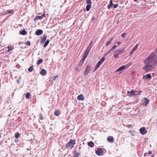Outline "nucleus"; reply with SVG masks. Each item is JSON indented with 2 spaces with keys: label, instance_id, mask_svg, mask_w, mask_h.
Listing matches in <instances>:
<instances>
[{
  "label": "nucleus",
  "instance_id": "29",
  "mask_svg": "<svg viewBox=\"0 0 157 157\" xmlns=\"http://www.w3.org/2000/svg\"><path fill=\"white\" fill-rule=\"evenodd\" d=\"M20 136V134L18 133H16L15 134V137L16 139L19 138Z\"/></svg>",
  "mask_w": 157,
  "mask_h": 157
},
{
  "label": "nucleus",
  "instance_id": "15",
  "mask_svg": "<svg viewBox=\"0 0 157 157\" xmlns=\"http://www.w3.org/2000/svg\"><path fill=\"white\" fill-rule=\"evenodd\" d=\"M43 31L41 29H38L35 32V34L37 36H39L42 34Z\"/></svg>",
  "mask_w": 157,
  "mask_h": 157
},
{
  "label": "nucleus",
  "instance_id": "41",
  "mask_svg": "<svg viewBox=\"0 0 157 157\" xmlns=\"http://www.w3.org/2000/svg\"><path fill=\"white\" fill-rule=\"evenodd\" d=\"M117 46H118L117 45H115L113 46L111 49L113 51L114 49H116Z\"/></svg>",
  "mask_w": 157,
  "mask_h": 157
},
{
  "label": "nucleus",
  "instance_id": "46",
  "mask_svg": "<svg viewBox=\"0 0 157 157\" xmlns=\"http://www.w3.org/2000/svg\"><path fill=\"white\" fill-rule=\"evenodd\" d=\"M58 77V75L53 77V80L54 81L56 79V78H57Z\"/></svg>",
  "mask_w": 157,
  "mask_h": 157
},
{
  "label": "nucleus",
  "instance_id": "13",
  "mask_svg": "<svg viewBox=\"0 0 157 157\" xmlns=\"http://www.w3.org/2000/svg\"><path fill=\"white\" fill-rule=\"evenodd\" d=\"M138 46V44H136L135 46V47L133 48L131 51V52L130 53V55H132L134 52L137 49V47Z\"/></svg>",
  "mask_w": 157,
  "mask_h": 157
},
{
  "label": "nucleus",
  "instance_id": "49",
  "mask_svg": "<svg viewBox=\"0 0 157 157\" xmlns=\"http://www.w3.org/2000/svg\"><path fill=\"white\" fill-rule=\"evenodd\" d=\"M41 16L43 18L44 17H45V14L44 13H43Z\"/></svg>",
  "mask_w": 157,
  "mask_h": 157
},
{
  "label": "nucleus",
  "instance_id": "14",
  "mask_svg": "<svg viewBox=\"0 0 157 157\" xmlns=\"http://www.w3.org/2000/svg\"><path fill=\"white\" fill-rule=\"evenodd\" d=\"M40 74L42 76H44L47 73V71L46 70L44 69H41L40 72Z\"/></svg>",
  "mask_w": 157,
  "mask_h": 157
},
{
  "label": "nucleus",
  "instance_id": "18",
  "mask_svg": "<svg viewBox=\"0 0 157 157\" xmlns=\"http://www.w3.org/2000/svg\"><path fill=\"white\" fill-rule=\"evenodd\" d=\"M125 68V66H124V65L120 67L119 68H118L116 70V72H118V71H121V70H123V69H124Z\"/></svg>",
  "mask_w": 157,
  "mask_h": 157
},
{
  "label": "nucleus",
  "instance_id": "52",
  "mask_svg": "<svg viewBox=\"0 0 157 157\" xmlns=\"http://www.w3.org/2000/svg\"><path fill=\"white\" fill-rule=\"evenodd\" d=\"M155 52L156 53H157V48H156L155 50Z\"/></svg>",
  "mask_w": 157,
  "mask_h": 157
},
{
  "label": "nucleus",
  "instance_id": "44",
  "mask_svg": "<svg viewBox=\"0 0 157 157\" xmlns=\"http://www.w3.org/2000/svg\"><path fill=\"white\" fill-rule=\"evenodd\" d=\"M110 43H111V42L109 41L107 42L106 43V46H108Z\"/></svg>",
  "mask_w": 157,
  "mask_h": 157
},
{
  "label": "nucleus",
  "instance_id": "8",
  "mask_svg": "<svg viewBox=\"0 0 157 157\" xmlns=\"http://www.w3.org/2000/svg\"><path fill=\"white\" fill-rule=\"evenodd\" d=\"M143 105L144 106H146L148 104L149 101V100L147 98H143Z\"/></svg>",
  "mask_w": 157,
  "mask_h": 157
},
{
  "label": "nucleus",
  "instance_id": "25",
  "mask_svg": "<svg viewBox=\"0 0 157 157\" xmlns=\"http://www.w3.org/2000/svg\"><path fill=\"white\" fill-rule=\"evenodd\" d=\"M47 36H44L41 40L42 42H44L46 40Z\"/></svg>",
  "mask_w": 157,
  "mask_h": 157
},
{
  "label": "nucleus",
  "instance_id": "10",
  "mask_svg": "<svg viewBox=\"0 0 157 157\" xmlns=\"http://www.w3.org/2000/svg\"><path fill=\"white\" fill-rule=\"evenodd\" d=\"M90 68L89 66L87 65L86 68L84 72V75H87L90 72Z\"/></svg>",
  "mask_w": 157,
  "mask_h": 157
},
{
  "label": "nucleus",
  "instance_id": "57",
  "mask_svg": "<svg viewBox=\"0 0 157 157\" xmlns=\"http://www.w3.org/2000/svg\"><path fill=\"white\" fill-rule=\"evenodd\" d=\"M117 44H115V45H117Z\"/></svg>",
  "mask_w": 157,
  "mask_h": 157
},
{
  "label": "nucleus",
  "instance_id": "43",
  "mask_svg": "<svg viewBox=\"0 0 157 157\" xmlns=\"http://www.w3.org/2000/svg\"><path fill=\"white\" fill-rule=\"evenodd\" d=\"M91 49V48H88L87 47V48L85 51H86V52H88L89 53V52H90V50Z\"/></svg>",
  "mask_w": 157,
  "mask_h": 157
},
{
  "label": "nucleus",
  "instance_id": "1",
  "mask_svg": "<svg viewBox=\"0 0 157 157\" xmlns=\"http://www.w3.org/2000/svg\"><path fill=\"white\" fill-rule=\"evenodd\" d=\"M156 57L157 56L155 52H152L149 55L147 58L144 60V62H152L153 59H155Z\"/></svg>",
  "mask_w": 157,
  "mask_h": 157
},
{
  "label": "nucleus",
  "instance_id": "53",
  "mask_svg": "<svg viewBox=\"0 0 157 157\" xmlns=\"http://www.w3.org/2000/svg\"><path fill=\"white\" fill-rule=\"evenodd\" d=\"M155 63L157 64V59L155 61Z\"/></svg>",
  "mask_w": 157,
  "mask_h": 157
},
{
  "label": "nucleus",
  "instance_id": "39",
  "mask_svg": "<svg viewBox=\"0 0 157 157\" xmlns=\"http://www.w3.org/2000/svg\"><path fill=\"white\" fill-rule=\"evenodd\" d=\"M13 49L11 47H9L8 46V50H7V52H9L10 50H12Z\"/></svg>",
  "mask_w": 157,
  "mask_h": 157
},
{
  "label": "nucleus",
  "instance_id": "33",
  "mask_svg": "<svg viewBox=\"0 0 157 157\" xmlns=\"http://www.w3.org/2000/svg\"><path fill=\"white\" fill-rule=\"evenodd\" d=\"M89 53L87 52H86V51H85L84 54L83 56L87 57Z\"/></svg>",
  "mask_w": 157,
  "mask_h": 157
},
{
  "label": "nucleus",
  "instance_id": "36",
  "mask_svg": "<svg viewBox=\"0 0 157 157\" xmlns=\"http://www.w3.org/2000/svg\"><path fill=\"white\" fill-rule=\"evenodd\" d=\"M93 45V43L92 41H91V42L90 43V44H89V45L88 47L91 48L92 46Z\"/></svg>",
  "mask_w": 157,
  "mask_h": 157
},
{
  "label": "nucleus",
  "instance_id": "21",
  "mask_svg": "<svg viewBox=\"0 0 157 157\" xmlns=\"http://www.w3.org/2000/svg\"><path fill=\"white\" fill-rule=\"evenodd\" d=\"M91 7V5L88 4L86 6V11H89L90 10Z\"/></svg>",
  "mask_w": 157,
  "mask_h": 157
},
{
  "label": "nucleus",
  "instance_id": "24",
  "mask_svg": "<svg viewBox=\"0 0 157 157\" xmlns=\"http://www.w3.org/2000/svg\"><path fill=\"white\" fill-rule=\"evenodd\" d=\"M54 113L55 115L56 116H58L59 115V113L58 110L55 111Z\"/></svg>",
  "mask_w": 157,
  "mask_h": 157
},
{
  "label": "nucleus",
  "instance_id": "27",
  "mask_svg": "<svg viewBox=\"0 0 157 157\" xmlns=\"http://www.w3.org/2000/svg\"><path fill=\"white\" fill-rule=\"evenodd\" d=\"M31 95L29 93H27L25 95V97L27 99H29L30 98Z\"/></svg>",
  "mask_w": 157,
  "mask_h": 157
},
{
  "label": "nucleus",
  "instance_id": "16",
  "mask_svg": "<svg viewBox=\"0 0 157 157\" xmlns=\"http://www.w3.org/2000/svg\"><path fill=\"white\" fill-rule=\"evenodd\" d=\"M14 12V11L13 10H7L4 12V14H7L9 13H13Z\"/></svg>",
  "mask_w": 157,
  "mask_h": 157
},
{
  "label": "nucleus",
  "instance_id": "20",
  "mask_svg": "<svg viewBox=\"0 0 157 157\" xmlns=\"http://www.w3.org/2000/svg\"><path fill=\"white\" fill-rule=\"evenodd\" d=\"M88 145L89 146L92 147L94 145V143L93 142L90 141L88 143Z\"/></svg>",
  "mask_w": 157,
  "mask_h": 157
},
{
  "label": "nucleus",
  "instance_id": "26",
  "mask_svg": "<svg viewBox=\"0 0 157 157\" xmlns=\"http://www.w3.org/2000/svg\"><path fill=\"white\" fill-rule=\"evenodd\" d=\"M43 62V60L42 59H39L36 63L37 65H39L40 63H41Z\"/></svg>",
  "mask_w": 157,
  "mask_h": 157
},
{
  "label": "nucleus",
  "instance_id": "47",
  "mask_svg": "<svg viewBox=\"0 0 157 157\" xmlns=\"http://www.w3.org/2000/svg\"><path fill=\"white\" fill-rule=\"evenodd\" d=\"M125 33H123L121 34V36L123 37V38H124V36H125Z\"/></svg>",
  "mask_w": 157,
  "mask_h": 157
},
{
  "label": "nucleus",
  "instance_id": "56",
  "mask_svg": "<svg viewBox=\"0 0 157 157\" xmlns=\"http://www.w3.org/2000/svg\"><path fill=\"white\" fill-rule=\"evenodd\" d=\"M17 140H15V142H17Z\"/></svg>",
  "mask_w": 157,
  "mask_h": 157
},
{
  "label": "nucleus",
  "instance_id": "4",
  "mask_svg": "<svg viewBox=\"0 0 157 157\" xmlns=\"http://www.w3.org/2000/svg\"><path fill=\"white\" fill-rule=\"evenodd\" d=\"M75 144V140H71L69 141L67 143L65 146V147L67 148L72 149L74 147Z\"/></svg>",
  "mask_w": 157,
  "mask_h": 157
},
{
  "label": "nucleus",
  "instance_id": "37",
  "mask_svg": "<svg viewBox=\"0 0 157 157\" xmlns=\"http://www.w3.org/2000/svg\"><path fill=\"white\" fill-rule=\"evenodd\" d=\"M83 63V62L80 60L78 63V66L80 67H81Z\"/></svg>",
  "mask_w": 157,
  "mask_h": 157
},
{
  "label": "nucleus",
  "instance_id": "38",
  "mask_svg": "<svg viewBox=\"0 0 157 157\" xmlns=\"http://www.w3.org/2000/svg\"><path fill=\"white\" fill-rule=\"evenodd\" d=\"M25 44L27 46H30L31 44L30 42L29 41H27L25 43Z\"/></svg>",
  "mask_w": 157,
  "mask_h": 157
},
{
  "label": "nucleus",
  "instance_id": "50",
  "mask_svg": "<svg viewBox=\"0 0 157 157\" xmlns=\"http://www.w3.org/2000/svg\"><path fill=\"white\" fill-rule=\"evenodd\" d=\"M152 152L151 151H149L148 152V154H151Z\"/></svg>",
  "mask_w": 157,
  "mask_h": 157
},
{
  "label": "nucleus",
  "instance_id": "35",
  "mask_svg": "<svg viewBox=\"0 0 157 157\" xmlns=\"http://www.w3.org/2000/svg\"><path fill=\"white\" fill-rule=\"evenodd\" d=\"M86 3L88 5H91V0H86Z\"/></svg>",
  "mask_w": 157,
  "mask_h": 157
},
{
  "label": "nucleus",
  "instance_id": "11",
  "mask_svg": "<svg viewBox=\"0 0 157 157\" xmlns=\"http://www.w3.org/2000/svg\"><path fill=\"white\" fill-rule=\"evenodd\" d=\"M77 99L79 101H83L84 99V97L82 94H80L77 96Z\"/></svg>",
  "mask_w": 157,
  "mask_h": 157
},
{
  "label": "nucleus",
  "instance_id": "48",
  "mask_svg": "<svg viewBox=\"0 0 157 157\" xmlns=\"http://www.w3.org/2000/svg\"><path fill=\"white\" fill-rule=\"evenodd\" d=\"M117 44V46H118L120 44H121V42H117L116 43V44Z\"/></svg>",
  "mask_w": 157,
  "mask_h": 157
},
{
  "label": "nucleus",
  "instance_id": "28",
  "mask_svg": "<svg viewBox=\"0 0 157 157\" xmlns=\"http://www.w3.org/2000/svg\"><path fill=\"white\" fill-rule=\"evenodd\" d=\"M131 65V62H130L126 64L125 65H124L125 67V68H127L129 66H130Z\"/></svg>",
  "mask_w": 157,
  "mask_h": 157
},
{
  "label": "nucleus",
  "instance_id": "30",
  "mask_svg": "<svg viewBox=\"0 0 157 157\" xmlns=\"http://www.w3.org/2000/svg\"><path fill=\"white\" fill-rule=\"evenodd\" d=\"M36 19H41L43 18L41 16H37L36 17Z\"/></svg>",
  "mask_w": 157,
  "mask_h": 157
},
{
  "label": "nucleus",
  "instance_id": "12",
  "mask_svg": "<svg viewBox=\"0 0 157 157\" xmlns=\"http://www.w3.org/2000/svg\"><path fill=\"white\" fill-rule=\"evenodd\" d=\"M107 140L109 142L113 143L114 142V138L112 136H109L107 138Z\"/></svg>",
  "mask_w": 157,
  "mask_h": 157
},
{
  "label": "nucleus",
  "instance_id": "58",
  "mask_svg": "<svg viewBox=\"0 0 157 157\" xmlns=\"http://www.w3.org/2000/svg\"><path fill=\"white\" fill-rule=\"evenodd\" d=\"M1 137V135H0V138Z\"/></svg>",
  "mask_w": 157,
  "mask_h": 157
},
{
  "label": "nucleus",
  "instance_id": "5",
  "mask_svg": "<svg viewBox=\"0 0 157 157\" xmlns=\"http://www.w3.org/2000/svg\"><path fill=\"white\" fill-rule=\"evenodd\" d=\"M141 92V91H134L132 90L130 91H128L127 92L128 95L130 97H133L136 95L139 94Z\"/></svg>",
  "mask_w": 157,
  "mask_h": 157
},
{
  "label": "nucleus",
  "instance_id": "6",
  "mask_svg": "<svg viewBox=\"0 0 157 157\" xmlns=\"http://www.w3.org/2000/svg\"><path fill=\"white\" fill-rule=\"evenodd\" d=\"M118 4H114L113 3V0H110L109 1V3L107 6V8L108 10L110 9V8L113 7L114 8H116L118 6Z\"/></svg>",
  "mask_w": 157,
  "mask_h": 157
},
{
  "label": "nucleus",
  "instance_id": "32",
  "mask_svg": "<svg viewBox=\"0 0 157 157\" xmlns=\"http://www.w3.org/2000/svg\"><path fill=\"white\" fill-rule=\"evenodd\" d=\"M39 117H40V119L41 120H42L44 119V117L41 113H40L39 114Z\"/></svg>",
  "mask_w": 157,
  "mask_h": 157
},
{
  "label": "nucleus",
  "instance_id": "9",
  "mask_svg": "<svg viewBox=\"0 0 157 157\" xmlns=\"http://www.w3.org/2000/svg\"><path fill=\"white\" fill-rule=\"evenodd\" d=\"M96 153L98 155H101L103 154V151L101 148H98L95 151Z\"/></svg>",
  "mask_w": 157,
  "mask_h": 157
},
{
  "label": "nucleus",
  "instance_id": "51",
  "mask_svg": "<svg viewBox=\"0 0 157 157\" xmlns=\"http://www.w3.org/2000/svg\"><path fill=\"white\" fill-rule=\"evenodd\" d=\"M113 38H111L109 41H110V42H111V41L113 40Z\"/></svg>",
  "mask_w": 157,
  "mask_h": 157
},
{
  "label": "nucleus",
  "instance_id": "2",
  "mask_svg": "<svg viewBox=\"0 0 157 157\" xmlns=\"http://www.w3.org/2000/svg\"><path fill=\"white\" fill-rule=\"evenodd\" d=\"M125 48H123L121 49H118L115 50L114 52V57L115 59H117L119 55L123 53L125 51Z\"/></svg>",
  "mask_w": 157,
  "mask_h": 157
},
{
  "label": "nucleus",
  "instance_id": "54",
  "mask_svg": "<svg viewBox=\"0 0 157 157\" xmlns=\"http://www.w3.org/2000/svg\"><path fill=\"white\" fill-rule=\"evenodd\" d=\"M135 2H136L138 0H133Z\"/></svg>",
  "mask_w": 157,
  "mask_h": 157
},
{
  "label": "nucleus",
  "instance_id": "19",
  "mask_svg": "<svg viewBox=\"0 0 157 157\" xmlns=\"http://www.w3.org/2000/svg\"><path fill=\"white\" fill-rule=\"evenodd\" d=\"M20 34L23 35H25L27 34V32L25 30H23L21 31H20Z\"/></svg>",
  "mask_w": 157,
  "mask_h": 157
},
{
  "label": "nucleus",
  "instance_id": "7",
  "mask_svg": "<svg viewBox=\"0 0 157 157\" xmlns=\"http://www.w3.org/2000/svg\"><path fill=\"white\" fill-rule=\"evenodd\" d=\"M139 131L140 133L143 135L145 134L147 132V131L146 130L145 128L144 127H143L141 128L140 129Z\"/></svg>",
  "mask_w": 157,
  "mask_h": 157
},
{
  "label": "nucleus",
  "instance_id": "42",
  "mask_svg": "<svg viewBox=\"0 0 157 157\" xmlns=\"http://www.w3.org/2000/svg\"><path fill=\"white\" fill-rule=\"evenodd\" d=\"M99 66H100L99 65H98L97 64L96 66L94 67V71H95V70H96V69L99 67Z\"/></svg>",
  "mask_w": 157,
  "mask_h": 157
},
{
  "label": "nucleus",
  "instance_id": "55",
  "mask_svg": "<svg viewBox=\"0 0 157 157\" xmlns=\"http://www.w3.org/2000/svg\"><path fill=\"white\" fill-rule=\"evenodd\" d=\"M146 154H147V153H145V154H144V156H146Z\"/></svg>",
  "mask_w": 157,
  "mask_h": 157
},
{
  "label": "nucleus",
  "instance_id": "45",
  "mask_svg": "<svg viewBox=\"0 0 157 157\" xmlns=\"http://www.w3.org/2000/svg\"><path fill=\"white\" fill-rule=\"evenodd\" d=\"M86 58V57L83 56V58H82V59L81 60V61L84 62Z\"/></svg>",
  "mask_w": 157,
  "mask_h": 157
},
{
  "label": "nucleus",
  "instance_id": "59",
  "mask_svg": "<svg viewBox=\"0 0 157 157\" xmlns=\"http://www.w3.org/2000/svg\"><path fill=\"white\" fill-rule=\"evenodd\" d=\"M153 155L151 156V157H153Z\"/></svg>",
  "mask_w": 157,
  "mask_h": 157
},
{
  "label": "nucleus",
  "instance_id": "34",
  "mask_svg": "<svg viewBox=\"0 0 157 157\" xmlns=\"http://www.w3.org/2000/svg\"><path fill=\"white\" fill-rule=\"evenodd\" d=\"M79 155V154L77 152H75L74 154V156L75 157H78Z\"/></svg>",
  "mask_w": 157,
  "mask_h": 157
},
{
  "label": "nucleus",
  "instance_id": "31",
  "mask_svg": "<svg viewBox=\"0 0 157 157\" xmlns=\"http://www.w3.org/2000/svg\"><path fill=\"white\" fill-rule=\"evenodd\" d=\"M33 70V66H31L28 69V71L30 72H32Z\"/></svg>",
  "mask_w": 157,
  "mask_h": 157
},
{
  "label": "nucleus",
  "instance_id": "40",
  "mask_svg": "<svg viewBox=\"0 0 157 157\" xmlns=\"http://www.w3.org/2000/svg\"><path fill=\"white\" fill-rule=\"evenodd\" d=\"M112 51V50L111 49H110V50H109L108 52H107L105 54V56H106L107 55H108L109 53H110L111 51Z\"/></svg>",
  "mask_w": 157,
  "mask_h": 157
},
{
  "label": "nucleus",
  "instance_id": "22",
  "mask_svg": "<svg viewBox=\"0 0 157 157\" xmlns=\"http://www.w3.org/2000/svg\"><path fill=\"white\" fill-rule=\"evenodd\" d=\"M49 42V40H47L45 43L44 44V48H45L47 45L48 44Z\"/></svg>",
  "mask_w": 157,
  "mask_h": 157
},
{
  "label": "nucleus",
  "instance_id": "3",
  "mask_svg": "<svg viewBox=\"0 0 157 157\" xmlns=\"http://www.w3.org/2000/svg\"><path fill=\"white\" fill-rule=\"evenodd\" d=\"M150 62H144L146 65L143 68V70H144L145 71L147 72L150 71L153 68V65L152 64L150 65L149 63Z\"/></svg>",
  "mask_w": 157,
  "mask_h": 157
},
{
  "label": "nucleus",
  "instance_id": "23",
  "mask_svg": "<svg viewBox=\"0 0 157 157\" xmlns=\"http://www.w3.org/2000/svg\"><path fill=\"white\" fill-rule=\"evenodd\" d=\"M145 76V78L146 79L148 78L150 79L151 78V75L149 74L146 75Z\"/></svg>",
  "mask_w": 157,
  "mask_h": 157
},
{
  "label": "nucleus",
  "instance_id": "17",
  "mask_svg": "<svg viewBox=\"0 0 157 157\" xmlns=\"http://www.w3.org/2000/svg\"><path fill=\"white\" fill-rule=\"evenodd\" d=\"M105 60V57H103L101 59H100L97 63V64L100 66L101 63L103 62Z\"/></svg>",
  "mask_w": 157,
  "mask_h": 157
}]
</instances>
